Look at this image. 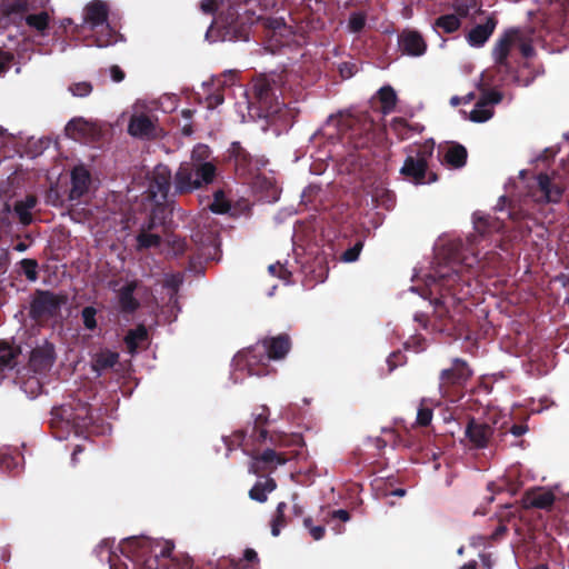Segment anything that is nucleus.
<instances>
[{
    "label": "nucleus",
    "mask_w": 569,
    "mask_h": 569,
    "mask_svg": "<svg viewBox=\"0 0 569 569\" xmlns=\"http://www.w3.org/2000/svg\"><path fill=\"white\" fill-rule=\"evenodd\" d=\"M555 500V493L543 488L528 490L523 496L526 508L549 509L553 506Z\"/></svg>",
    "instance_id": "26"
},
{
    "label": "nucleus",
    "mask_w": 569,
    "mask_h": 569,
    "mask_svg": "<svg viewBox=\"0 0 569 569\" xmlns=\"http://www.w3.org/2000/svg\"><path fill=\"white\" fill-rule=\"evenodd\" d=\"M423 129L419 123L411 124L407 119L396 117L390 122V130L400 139L407 140Z\"/></svg>",
    "instance_id": "32"
},
{
    "label": "nucleus",
    "mask_w": 569,
    "mask_h": 569,
    "mask_svg": "<svg viewBox=\"0 0 569 569\" xmlns=\"http://www.w3.org/2000/svg\"><path fill=\"white\" fill-rule=\"evenodd\" d=\"M438 156L442 164L451 169H461L467 163L468 151L465 146L458 142H450L445 147H439Z\"/></svg>",
    "instance_id": "19"
},
{
    "label": "nucleus",
    "mask_w": 569,
    "mask_h": 569,
    "mask_svg": "<svg viewBox=\"0 0 569 569\" xmlns=\"http://www.w3.org/2000/svg\"><path fill=\"white\" fill-rule=\"evenodd\" d=\"M24 20L28 27L38 31L41 36L47 34L50 23V16L47 11L28 14Z\"/></svg>",
    "instance_id": "39"
},
{
    "label": "nucleus",
    "mask_w": 569,
    "mask_h": 569,
    "mask_svg": "<svg viewBox=\"0 0 569 569\" xmlns=\"http://www.w3.org/2000/svg\"><path fill=\"white\" fill-rule=\"evenodd\" d=\"M286 509H287L286 502L281 501L277 505L276 512L270 522L271 535L273 537H278L280 535L281 529L284 528L288 523L287 518H286Z\"/></svg>",
    "instance_id": "40"
},
{
    "label": "nucleus",
    "mask_w": 569,
    "mask_h": 569,
    "mask_svg": "<svg viewBox=\"0 0 569 569\" xmlns=\"http://www.w3.org/2000/svg\"><path fill=\"white\" fill-rule=\"evenodd\" d=\"M137 289V282L126 283L119 291V306L122 312L133 313L140 307V302L134 298L133 293Z\"/></svg>",
    "instance_id": "30"
},
{
    "label": "nucleus",
    "mask_w": 569,
    "mask_h": 569,
    "mask_svg": "<svg viewBox=\"0 0 569 569\" xmlns=\"http://www.w3.org/2000/svg\"><path fill=\"white\" fill-rule=\"evenodd\" d=\"M147 340L148 330L143 325H139L134 329L129 330L124 337L126 347L131 355L137 351L139 343Z\"/></svg>",
    "instance_id": "36"
},
{
    "label": "nucleus",
    "mask_w": 569,
    "mask_h": 569,
    "mask_svg": "<svg viewBox=\"0 0 569 569\" xmlns=\"http://www.w3.org/2000/svg\"><path fill=\"white\" fill-rule=\"evenodd\" d=\"M274 81L266 76L253 78L248 90L249 102L256 104L260 117H269L280 110Z\"/></svg>",
    "instance_id": "10"
},
{
    "label": "nucleus",
    "mask_w": 569,
    "mask_h": 569,
    "mask_svg": "<svg viewBox=\"0 0 569 569\" xmlns=\"http://www.w3.org/2000/svg\"><path fill=\"white\" fill-rule=\"evenodd\" d=\"M432 409L425 406L423 402H421L419 409H418V412H417V425L421 426V427H427L430 425L431 420H432Z\"/></svg>",
    "instance_id": "50"
},
{
    "label": "nucleus",
    "mask_w": 569,
    "mask_h": 569,
    "mask_svg": "<svg viewBox=\"0 0 569 569\" xmlns=\"http://www.w3.org/2000/svg\"><path fill=\"white\" fill-rule=\"evenodd\" d=\"M493 116V111L487 107H479L477 101L475 109L470 112V120L473 122H485Z\"/></svg>",
    "instance_id": "49"
},
{
    "label": "nucleus",
    "mask_w": 569,
    "mask_h": 569,
    "mask_svg": "<svg viewBox=\"0 0 569 569\" xmlns=\"http://www.w3.org/2000/svg\"><path fill=\"white\" fill-rule=\"evenodd\" d=\"M227 153L228 160L232 162L236 174L239 177L248 178L259 169L251 153L238 141L230 144Z\"/></svg>",
    "instance_id": "15"
},
{
    "label": "nucleus",
    "mask_w": 569,
    "mask_h": 569,
    "mask_svg": "<svg viewBox=\"0 0 569 569\" xmlns=\"http://www.w3.org/2000/svg\"><path fill=\"white\" fill-rule=\"evenodd\" d=\"M465 436L475 449H485L493 445L495 428L487 421L469 418Z\"/></svg>",
    "instance_id": "14"
},
{
    "label": "nucleus",
    "mask_w": 569,
    "mask_h": 569,
    "mask_svg": "<svg viewBox=\"0 0 569 569\" xmlns=\"http://www.w3.org/2000/svg\"><path fill=\"white\" fill-rule=\"evenodd\" d=\"M173 543L157 541L147 537L123 539L119 549L121 555L133 563L134 569H188V559L182 561L172 557Z\"/></svg>",
    "instance_id": "2"
},
{
    "label": "nucleus",
    "mask_w": 569,
    "mask_h": 569,
    "mask_svg": "<svg viewBox=\"0 0 569 569\" xmlns=\"http://www.w3.org/2000/svg\"><path fill=\"white\" fill-rule=\"evenodd\" d=\"M243 451L251 457L249 472L258 477L273 472L279 466L284 465L289 460L287 453L278 452L271 448H267L262 452L257 450L249 451L246 448H243Z\"/></svg>",
    "instance_id": "12"
},
{
    "label": "nucleus",
    "mask_w": 569,
    "mask_h": 569,
    "mask_svg": "<svg viewBox=\"0 0 569 569\" xmlns=\"http://www.w3.org/2000/svg\"><path fill=\"white\" fill-rule=\"evenodd\" d=\"M199 150L206 153L208 148L199 147L193 150L192 160L181 162L173 174V194H190L214 181L217 167L210 161H202L201 156H197Z\"/></svg>",
    "instance_id": "3"
},
{
    "label": "nucleus",
    "mask_w": 569,
    "mask_h": 569,
    "mask_svg": "<svg viewBox=\"0 0 569 569\" xmlns=\"http://www.w3.org/2000/svg\"><path fill=\"white\" fill-rule=\"evenodd\" d=\"M366 26V16L362 13H352L349 18V29L352 32H360Z\"/></svg>",
    "instance_id": "53"
},
{
    "label": "nucleus",
    "mask_w": 569,
    "mask_h": 569,
    "mask_svg": "<svg viewBox=\"0 0 569 569\" xmlns=\"http://www.w3.org/2000/svg\"><path fill=\"white\" fill-rule=\"evenodd\" d=\"M256 3L261 10L274 8L277 0H244L239 3L237 0L221 11L216 22V27L211 26L206 38L210 39L214 31L221 41H246L249 37V29L256 21L260 22L266 31V38L273 42L276 47L288 46L293 37V31L283 18H271L257 16L251 4Z\"/></svg>",
    "instance_id": "1"
},
{
    "label": "nucleus",
    "mask_w": 569,
    "mask_h": 569,
    "mask_svg": "<svg viewBox=\"0 0 569 569\" xmlns=\"http://www.w3.org/2000/svg\"><path fill=\"white\" fill-rule=\"evenodd\" d=\"M247 440V431L238 430L233 433L232 443H237L240 447H244V442Z\"/></svg>",
    "instance_id": "62"
},
{
    "label": "nucleus",
    "mask_w": 569,
    "mask_h": 569,
    "mask_svg": "<svg viewBox=\"0 0 569 569\" xmlns=\"http://www.w3.org/2000/svg\"><path fill=\"white\" fill-rule=\"evenodd\" d=\"M180 284L181 279L176 276H171L170 278L166 279L163 286L172 291L170 299H172V297L177 295Z\"/></svg>",
    "instance_id": "56"
},
{
    "label": "nucleus",
    "mask_w": 569,
    "mask_h": 569,
    "mask_svg": "<svg viewBox=\"0 0 569 569\" xmlns=\"http://www.w3.org/2000/svg\"><path fill=\"white\" fill-rule=\"evenodd\" d=\"M270 442L274 446L290 447V446H301L303 442V439H302L301 435H298V433H292V435L273 433L270 436Z\"/></svg>",
    "instance_id": "41"
},
{
    "label": "nucleus",
    "mask_w": 569,
    "mask_h": 569,
    "mask_svg": "<svg viewBox=\"0 0 569 569\" xmlns=\"http://www.w3.org/2000/svg\"><path fill=\"white\" fill-rule=\"evenodd\" d=\"M161 243V237L156 233H149L142 230L137 236V248L138 250L150 249L159 247Z\"/></svg>",
    "instance_id": "43"
},
{
    "label": "nucleus",
    "mask_w": 569,
    "mask_h": 569,
    "mask_svg": "<svg viewBox=\"0 0 569 569\" xmlns=\"http://www.w3.org/2000/svg\"><path fill=\"white\" fill-rule=\"evenodd\" d=\"M91 177L89 171L82 167H74L71 171V189L69 192L70 200H80L89 190Z\"/></svg>",
    "instance_id": "25"
},
{
    "label": "nucleus",
    "mask_w": 569,
    "mask_h": 569,
    "mask_svg": "<svg viewBox=\"0 0 569 569\" xmlns=\"http://www.w3.org/2000/svg\"><path fill=\"white\" fill-rule=\"evenodd\" d=\"M406 357L401 351H393L387 359L389 371H393L398 366L405 363Z\"/></svg>",
    "instance_id": "54"
},
{
    "label": "nucleus",
    "mask_w": 569,
    "mask_h": 569,
    "mask_svg": "<svg viewBox=\"0 0 569 569\" xmlns=\"http://www.w3.org/2000/svg\"><path fill=\"white\" fill-rule=\"evenodd\" d=\"M21 353L20 347L0 340V366L6 370H12L17 366V358Z\"/></svg>",
    "instance_id": "35"
},
{
    "label": "nucleus",
    "mask_w": 569,
    "mask_h": 569,
    "mask_svg": "<svg viewBox=\"0 0 569 569\" xmlns=\"http://www.w3.org/2000/svg\"><path fill=\"white\" fill-rule=\"evenodd\" d=\"M209 209L218 214L227 213L230 210V203L221 189L214 191L213 201L209 204Z\"/></svg>",
    "instance_id": "44"
},
{
    "label": "nucleus",
    "mask_w": 569,
    "mask_h": 569,
    "mask_svg": "<svg viewBox=\"0 0 569 569\" xmlns=\"http://www.w3.org/2000/svg\"><path fill=\"white\" fill-rule=\"evenodd\" d=\"M20 268L22 270V273L26 276V278L34 282L39 278L38 268L39 263L36 259L24 258L20 262Z\"/></svg>",
    "instance_id": "45"
},
{
    "label": "nucleus",
    "mask_w": 569,
    "mask_h": 569,
    "mask_svg": "<svg viewBox=\"0 0 569 569\" xmlns=\"http://www.w3.org/2000/svg\"><path fill=\"white\" fill-rule=\"evenodd\" d=\"M12 60H13L12 53L2 51L0 49V72L6 71L9 68Z\"/></svg>",
    "instance_id": "57"
},
{
    "label": "nucleus",
    "mask_w": 569,
    "mask_h": 569,
    "mask_svg": "<svg viewBox=\"0 0 569 569\" xmlns=\"http://www.w3.org/2000/svg\"><path fill=\"white\" fill-rule=\"evenodd\" d=\"M547 16L552 27H569V0H551Z\"/></svg>",
    "instance_id": "27"
},
{
    "label": "nucleus",
    "mask_w": 569,
    "mask_h": 569,
    "mask_svg": "<svg viewBox=\"0 0 569 569\" xmlns=\"http://www.w3.org/2000/svg\"><path fill=\"white\" fill-rule=\"evenodd\" d=\"M472 370L468 362L461 358H455L448 369L441 370L439 375V391L443 398L456 401L466 382L471 378Z\"/></svg>",
    "instance_id": "9"
},
{
    "label": "nucleus",
    "mask_w": 569,
    "mask_h": 569,
    "mask_svg": "<svg viewBox=\"0 0 569 569\" xmlns=\"http://www.w3.org/2000/svg\"><path fill=\"white\" fill-rule=\"evenodd\" d=\"M309 533L315 540H320L325 537L326 529L323 526H315L310 528Z\"/></svg>",
    "instance_id": "64"
},
{
    "label": "nucleus",
    "mask_w": 569,
    "mask_h": 569,
    "mask_svg": "<svg viewBox=\"0 0 569 569\" xmlns=\"http://www.w3.org/2000/svg\"><path fill=\"white\" fill-rule=\"evenodd\" d=\"M513 68L506 59L502 62H495L492 69H487L482 72L481 80L488 87H498L507 83L510 79H513Z\"/></svg>",
    "instance_id": "21"
},
{
    "label": "nucleus",
    "mask_w": 569,
    "mask_h": 569,
    "mask_svg": "<svg viewBox=\"0 0 569 569\" xmlns=\"http://www.w3.org/2000/svg\"><path fill=\"white\" fill-rule=\"evenodd\" d=\"M128 132L132 137L154 139L157 138V124L148 114H133L129 121Z\"/></svg>",
    "instance_id": "20"
},
{
    "label": "nucleus",
    "mask_w": 569,
    "mask_h": 569,
    "mask_svg": "<svg viewBox=\"0 0 569 569\" xmlns=\"http://www.w3.org/2000/svg\"><path fill=\"white\" fill-rule=\"evenodd\" d=\"M56 410L60 411V416L63 420L72 422V425L78 428L86 427L91 423L93 419L91 406L82 401H78L74 407L70 403Z\"/></svg>",
    "instance_id": "18"
},
{
    "label": "nucleus",
    "mask_w": 569,
    "mask_h": 569,
    "mask_svg": "<svg viewBox=\"0 0 569 569\" xmlns=\"http://www.w3.org/2000/svg\"><path fill=\"white\" fill-rule=\"evenodd\" d=\"M337 126L341 139L355 149H365L372 141L373 122L366 116H342Z\"/></svg>",
    "instance_id": "8"
},
{
    "label": "nucleus",
    "mask_w": 569,
    "mask_h": 569,
    "mask_svg": "<svg viewBox=\"0 0 569 569\" xmlns=\"http://www.w3.org/2000/svg\"><path fill=\"white\" fill-rule=\"evenodd\" d=\"M98 552L101 555L103 550H108V562L110 566V569H128V565L126 561L122 560L121 556L117 555L116 552L109 550L110 543L108 540H103L98 546Z\"/></svg>",
    "instance_id": "42"
},
{
    "label": "nucleus",
    "mask_w": 569,
    "mask_h": 569,
    "mask_svg": "<svg viewBox=\"0 0 569 569\" xmlns=\"http://www.w3.org/2000/svg\"><path fill=\"white\" fill-rule=\"evenodd\" d=\"M433 29H440L445 33H453L461 27V21L458 16L453 13L442 14L438 17L433 24Z\"/></svg>",
    "instance_id": "37"
},
{
    "label": "nucleus",
    "mask_w": 569,
    "mask_h": 569,
    "mask_svg": "<svg viewBox=\"0 0 569 569\" xmlns=\"http://www.w3.org/2000/svg\"><path fill=\"white\" fill-rule=\"evenodd\" d=\"M521 40L520 32L518 29H509L507 30L496 42L492 54L495 58V62H502L508 59L511 46Z\"/></svg>",
    "instance_id": "29"
},
{
    "label": "nucleus",
    "mask_w": 569,
    "mask_h": 569,
    "mask_svg": "<svg viewBox=\"0 0 569 569\" xmlns=\"http://www.w3.org/2000/svg\"><path fill=\"white\" fill-rule=\"evenodd\" d=\"M467 258L462 261H452L450 266L442 267L436 271L435 277L437 278L438 284L442 290H446L448 295L456 296L460 282L467 283L469 278H466L465 273L469 272L475 264L480 266L482 261L478 256L471 257L468 262Z\"/></svg>",
    "instance_id": "11"
},
{
    "label": "nucleus",
    "mask_w": 569,
    "mask_h": 569,
    "mask_svg": "<svg viewBox=\"0 0 569 569\" xmlns=\"http://www.w3.org/2000/svg\"><path fill=\"white\" fill-rule=\"evenodd\" d=\"M470 11V6L460 3L455 7V14L461 20V18H467Z\"/></svg>",
    "instance_id": "63"
},
{
    "label": "nucleus",
    "mask_w": 569,
    "mask_h": 569,
    "mask_svg": "<svg viewBox=\"0 0 569 569\" xmlns=\"http://www.w3.org/2000/svg\"><path fill=\"white\" fill-rule=\"evenodd\" d=\"M475 230L482 237L493 232H499L503 228L502 221L489 214L473 216Z\"/></svg>",
    "instance_id": "31"
},
{
    "label": "nucleus",
    "mask_w": 569,
    "mask_h": 569,
    "mask_svg": "<svg viewBox=\"0 0 569 569\" xmlns=\"http://www.w3.org/2000/svg\"><path fill=\"white\" fill-rule=\"evenodd\" d=\"M502 100V93L498 90H485L479 98V107H488L490 104H497Z\"/></svg>",
    "instance_id": "47"
},
{
    "label": "nucleus",
    "mask_w": 569,
    "mask_h": 569,
    "mask_svg": "<svg viewBox=\"0 0 569 569\" xmlns=\"http://www.w3.org/2000/svg\"><path fill=\"white\" fill-rule=\"evenodd\" d=\"M277 482L271 477H266L263 481H257L253 487L249 490L250 499L263 503L268 500V493L274 491Z\"/></svg>",
    "instance_id": "34"
},
{
    "label": "nucleus",
    "mask_w": 569,
    "mask_h": 569,
    "mask_svg": "<svg viewBox=\"0 0 569 569\" xmlns=\"http://www.w3.org/2000/svg\"><path fill=\"white\" fill-rule=\"evenodd\" d=\"M97 309L92 306H87L81 310V319L87 330L93 331L97 329Z\"/></svg>",
    "instance_id": "46"
},
{
    "label": "nucleus",
    "mask_w": 569,
    "mask_h": 569,
    "mask_svg": "<svg viewBox=\"0 0 569 569\" xmlns=\"http://www.w3.org/2000/svg\"><path fill=\"white\" fill-rule=\"evenodd\" d=\"M109 4L103 0H92L83 8V28L97 33L94 43L103 48L112 43L113 30L109 24Z\"/></svg>",
    "instance_id": "7"
},
{
    "label": "nucleus",
    "mask_w": 569,
    "mask_h": 569,
    "mask_svg": "<svg viewBox=\"0 0 569 569\" xmlns=\"http://www.w3.org/2000/svg\"><path fill=\"white\" fill-rule=\"evenodd\" d=\"M378 97L381 103V111L385 114L392 112L396 108L398 98L395 89L391 86H383L378 91Z\"/></svg>",
    "instance_id": "38"
},
{
    "label": "nucleus",
    "mask_w": 569,
    "mask_h": 569,
    "mask_svg": "<svg viewBox=\"0 0 569 569\" xmlns=\"http://www.w3.org/2000/svg\"><path fill=\"white\" fill-rule=\"evenodd\" d=\"M497 24V18L493 14H491L490 17L487 18L485 23L477 24L476 27L468 31V33L466 34L467 42L471 47H482L493 33Z\"/></svg>",
    "instance_id": "24"
},
{
    "label": "nucleus",
    "mask_w": 569,
    "mask_h": 569,
    "mask_svg": "<svg viewBox=\"0 0 569 569\" xmlns=\"http://www.w3.org/2000/svg\"><path fill=\"white\" fill-rule=\"evenodd\" d=\"M56 359L54 347L51 343L37 347L30 355V367L34 372H46L51 369Z\"/></svg>",
    "instance_id": "22"
},
{
    "label": "nucleus",
    "mask_w": 569,
    "mask_h": 569,
    "mask_svg": "<svg viewBox=\"0 0 569 569\" xmlns=\"http://www.w3.org/2000/svg\"><path fill=\"white\" fill-rule=\"evenodd\" d=\"M433 150L435 142L432 140H427L415 150H411V153L407 156L400 169V174L405 180L416 186L438 181V174L429 170V160L433 154Z\"/></svg>",
    "instance_id": "5"
},
{
    "label": "nucleus",
    "mask_w": 569,
    "mask_h": 569,
    "mask_svg": "<svg viewBox=\"0 0 569 569\" xmlns=\"http://www.w3.org/2000/svg\"><path fill=\"white\" fill-rule=\"evenodd\" d=\"M29 6V0H12L8 2L4 7V13L7 16L11 13H20L27 11Z\"/></svg>",
    "instance_id": "52"
},
{
    "label": "nucleus",
    "mask_w": 569,
    "mask_h": 569,
    "mask_svg": "<svg viewBox=\"0 0 569 569\" xmlns=\"http://www.w3.org/2000/svg\"><path fill=\"white\" fill-rule=\"evenodd\" d=\"M398 44L403 54L421 57L427 51V42L422 34L413 29H405L398 37Z\"/></svg>",
    "instance_id": "17"
},
{
    "label": "nucleus",
    "mask_w": 569,
    "mask_h": 569,
    "mask_svg": "<svg viewBox=\"0 0 569 569\" xmlns=\"http://www.w3.org/2000/svg\"><path fill=\"white\" fill-rule=\"evenodd\" d=\"M363 248V242L358 240L351 248L347 249L342 256L341 260L345 262H353L358 260L359 254Z\"/></svg>",
    "instance_id": "51"
},
{
    "label": "nucleus",
    "mask_w": 569,
    "mask_h": 569,
    "mask_svg": "<svg viewBox=\"0 0 569 569\" xmlns=\"http://www.w3.org/2000/svg\"><path fill=\"white\" fill-rule=\"evenodd\" d=\"M69 302L66 292L37 289L30 300L29 318L38 323L56 320L61 317V308Z\"/></svg>",
    "instance_id": "6"
},
{
    "label": "nucleus",
    "mask_w": 569,
    "mask_h": 569,
    "mask_svg": "<svg viewBox=\"0 0 569 569\" xmlns=\"http://www.w3.org/2000/svg\"><path fill=\"white\" fill-rule=\"evenodd\" d=\"M68 90L74 97L84 98V97H88L92 92L93 87L88 81H81V82L71 83L69 86Z\"/></svg>",
    "instance_id": "48"
},
{
    "label": "nucleus",
    "mask_w": 569,
    "mask_h": 569,
    "mask_svg": "<svg viewBox=\"0 0 569 569\" xmlns=\"http://www.w3.org/2000/svg\"><path fill=\"white\" fill-rule=\"evenodd\" d=\"M9 252L7 249H0V273L6 272L9 264Z\"/></svg>",
    "instance_id": "61"
},
{
    "label": "nucleus",
    "mask_w": 569,
    "mask_h": 569,
    "mask_svg": "<svg viewBox=\"0 0 569 569\" xmlns=\"http://www.w3.org/2000/svg\"><path fill=\"white\" fill-rule=\"evenodd\" d=\"M120 359L119 352L108 348L100 349L91 356V370L97 377H101L107 371L113 369Z\"/></svg>",
    "instance_id": "23"
},
{
    "label": "nucleus",
    "mask_w": 569,
    "mask_h": 569,
    "mask_svg": "<svg viewBox=\"0 0 569 569\" xmlns=\"http://www.w3.org/2000/svg\"><path fill=\"white\" fill-rule=\"evenodd\" d=\"M110 77L114 82H121L126 78L124 71L117 64L109 68Z\"/></svg>",
    "instance_id": "58"
},
{
    "label": "nucleus",
    "mask_w": 569,
    "mask_h": 569,
    "mask_svg": "<svg viewBox=\"0 0 569 569\" xmlns=\"http://www.w3.org/2000/svg\"><path fill=\"white\" fill-rule=\"evenodd\" d=\"M37 203L38 198L34 194H28L24 199L16 201L13 210L21 224L29 226L32 222L31 210Z\"/></svg>",
    "instance_id": "33"
},
{
    "label": "nucleus",
    "mask_w": 569,
    "mask_h": 569,
    "mask_svg": "<svg viewBox=\"0 0 569 569\" xmlns=\"http://www.w3.org/2000/svg\"><path fill=\"white\" fill-rule=\"evenodd\" d=\"M443 299H445V295L441 293V297L435 299V301L432 302L435 312H436L437 317L440 319L445 318V316L448 313V309L445 307Z\"/></svg>",
    "instance_id": "55"
},
{
    "label": "nucleus",
    "mask_w": 569,
    "mask_h": 569,
    "mask_svg": "<svg viewBox=\"0 0 569 569\" xmlns=\"http://www.w3.org/2000/svg\"><path fill=\"white\" fill-rule=\"evenodd\" d=\"M357 71V66L355 63H342L340 67V73L343 78H350Z\"/></svg>",
    "instance_id": "60"
},
{
    "label": "nucleus",
    "mask_w": 569,
    "mask_h": 569,
    "mask_svg": "<svg viewBox=\"0 0 569 569\" xmlns=\"http://www.w3.org/2000/svg\"><path fill=\"white\" fill-rule=\"evenodd\" d=\"M171 184L173 186V176L170 169L164 164L157 166L149 184L150 198L158 201L157 198L159 197L161 200L166 201Z\"/></svg>",
    "instance_id": "16"
},
{
    "label": "nucleus",
    "mask_w": 569,
    "mask_h": 569,
    "mask_svg": "<svg viewBox=\"0 0 569 569\" xmlns=\"http://www.w3.org/2000/svg\"><path fill=\"white\" fill-rule=\"evenodd\" d=\"M201 10L207 14H213L218 10L216 0H203L201 2Z\"/></svg>",
    "instance_id": "59"
},
{
    "label": "nucleus",
    "mask_w": 569,
    "mask_h": 569,
    "mask_svg": "<svg viewBox=\"0 0 569 569\" xmlns=\"http://www.w3.org/2000/svg\"><path fill=\"white\" fill-rule=\"evenodd\" d=\"M291 349V339L287 333H280L276 337H267L259 346L248 350L246 356L249 373L264 376L268 373V362L270 360L283 359Z\"/></svg>",
    "instance_id": "4"
},
{
    "label": "nucleus",
    "mask_w": 569,
    "mask_h": 569,
    "mask_svg": "<svg viewBox=\"0 0 569 569\" xmlns=\"http://www.w3.org/2000/svg\"><path fill=\"white\" fill-rule=\"evenodd\" d=\"M566 186L552 173L540 172L537 176V189L533 192L538 203H559L565 193Z\"/></svg>",
    "instance_id": "13"
},
{
    "label": "nucleus",
    "mask_w": 569,
    "mask_h": 569,
    "mask_svg": "<svg viewBox=\"0 0 569 569\" xmlns=\"http://www.w3.org/2000/svg\"><path fill=\"white\" fill-rule=\"evenodd\" d=\"M252 416L254 421L249 438L256 442H264L268 438L266 426L269 422L270 410L267 406H261L256 409Z\"/></svg>",
    "instance_id": "28"
}]
</instances>
